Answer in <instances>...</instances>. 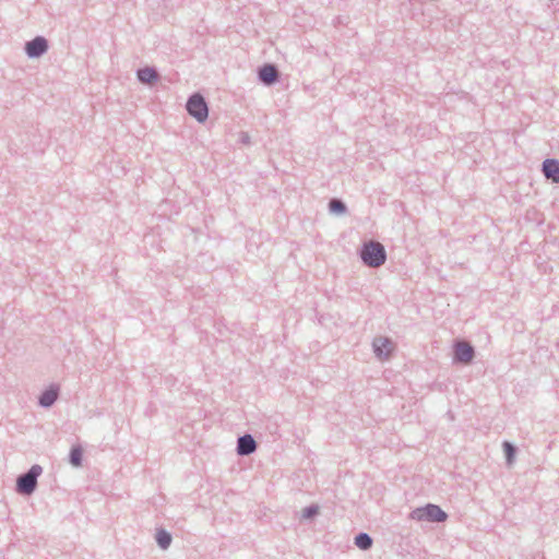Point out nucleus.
Masks as SVG:
<instances>
[{
  "label": "nucleus",
  "mask_w": 559,
  "mask_h": 559,
  "mask_svg": "<svg viewBox=\"0 0 559 559\" xmlns=\"http://www.w3.org/2000/svg\"><path fill=\"white\" fill-rule=\"evenodd\" d=\"M138 80L143 84L152 85L159 80L157 70L153 67L139 69L136 72Z\"/></svg>",
  "instance_id": "obj_12"
},
{
  "label": "nucleus",
  "mask_w": 559,
  "mask_h": 559,
  "mask_svg": "<svg viewBox=\"0 0 559 559\" xmlns=\"http://www.w3.org/2000/svg\"><path fill=\"white\" fill-rule=\"evenodd\" d=\"M409 519L418 522L442 523L447 521L448 514L439 506L427 503L424 507L414 509L409 513Z\"/></svg>",
  "instance_id": "obj_3"
},
{
  "label": "nucleus",
  "mask_w": 559,
  "mask_h": 559,
  "mask_svg": "<svg viewBox=\"0 0 559 559\" xmlns=\"http://www.w3.org/2000/svg\"><path fill=\"white\" fill-rule=\"evenodd\" d=\"M240 140H242V141L249 140V136L247 134L242 133Z\"/></svg>",
  "instance_id": "obj_19"
},
{
  "label": "nucleus",
  "mask_w": 559,
  "mask_h": 559,
  "mask_svg": "<svg viewBox=\"0 0 559 559\" xmlns=\"http://www.w3.org/2000/svg\"><path fill=\"white\" fill-rule=\"evenodd\" d=\"M83 449L81 445H73L69 453V463L74 467L82 466Z\"/></svg>",
  "instance_id": "obj_15"
},
{
  "label": "nucleus",
  "mask_w": 559,
  "mask_h": 559,
  "mask_svg": "<svg viewBox=\"0 0 559 559\" xmlns=\"http://www.w3.org/2000/svg\"><path fill=\"white\" fill-rule=\"evenodd\" d=\"M354 544L361 550H369L372 547V537L365 532L358 533L354 538Z\"/></svg>",
  "instance_id": "obj_14"
},
{
  "label": "nucleus",
  "mask_w": 559,
  "mask_h": 559,
  "mask_svg": "<svg viewBox=\"0 0 559 559\" xmlns=\"http://www.w3.org/2000/svg\"><path fill=\"white\" fill-rule=\"evenodd\" d=\"M542 173L547 179H551L552 182L559 183V159H545L542 164Z\"/></svg>",
  "instance_id": "obj_11"
},
{
  "label": "nucleus",
  "mask_w": 559,
  "mask_h": 559,
  "mask_svg": "<svg viewBox=\"0 0 559 559\" xmlns=\"http://www.w3.org/2000/svg\"><path fill=\"white\" fill-rule=\"evenodd\" d=\"M258 448V443L254 438L245 433L243 436L238 437L236 452L240 456H248L255 452Z\"/></svg>",
  "instance_id": "obj_10"
},
{
  "label": "nucleus",
  "mask_w": 559,
  "mask_h": 559,
  "mask_svg": "<svg viewBox=\"0 0 559 559\" xmlns=\"http://www.w3.org/2000/svg\"><path fill=\"white\" fill-rule=\"evenodd\" d=\"M475 357V348L467 342L456 341L453 346V361L456 364H471Z\"/></svg>",
  "instance_id": "obj_5"
},
{
  "label": "nucleus",
  "mask_w": 559,
  "mask_h": 559,
  "mask_svg": "<svg viewBox=\"0 0 559 559\" xmlns=\"http://www.w3.org/2000/svg\"><path fill=\"white\" fill-rule=\"evenodd\" d=\"M502 449L506 457V463L508 466H511L514 463L518 448L510 441H503Z\"/></svg>",
  "instance_id": "obj_16"
},
{
  "label": "nucleus",
  "mask_w": 559,
  "mask_h": 559,
  "mask_svg": "<svg viewBox=\"0 0 559 559\" xmlns=\"http://www.w3.org/2000/svg\"><path fill=\"white\" fill-rule=\"evenodd\" d=\"M329 211L335 215H343L347 212V206L343 200L333 198L329 201Z\"/></svg>",
  "instance_id": "obj_17"
},
{
  "label": "nucleus",
  "mask_w": 559,
  "mask_h": 559,
  "mask_svg": "<svg viewBox=\"0 0 559 559\" xmlns=\"http://www.w3.org/2000/svg\"><path fill=\"white\" fill-rule=\"evenodd\" d=\"M359 258L368 267H380L386 261V251L384 246L377 240L365 241L359 251Z\"/></svg>",
  "instance_id": "obj_1"
},
{
  "label": "nucleus",
  "mask_w": 559,
  "mask_h": 559,
  "mask_svg": "<svg viewBox=\"0 0 559 559\" xmlns=\"http://www.w3.org/2000/svg\"><path fill=\"white\" fill-rule=\"evenodd\" d=\"M319 514V507L317 504H310L302 509V519L311 520Z\"/></svg>",
  "instance_id": "obj_18"
},
{
  "label": "nucleus",
  "mask_w": 559,
  "mask_h": 559,
  "mask_svg": "<svg viewBox=\"0 0 559 559\" xmlns=\"http://www.w3.org/2000/svg\"><path fill=\"white\" fill-rule=\"evenodd\" d=\"M43 473V467L39 464H34L31 468L19 475L16 478L15 490L23 496H31L37 488V479Z\"/></svg>",
  "instance_id": "obj_2"
},
{
  "label": "nucleus",
  "mask_w": 559,
  "mask_h": 559,
  "mask_svg": "<svg viewBox=\"0 0 559 559\" xmlns=\"http://www.w3.org/2000/svg\"><path fill=\"white\" fill-rule=\"evenodd\" d=\"M187 111L190 116L197 119L199 122H204L209 116V107L204 97L195 93L191 95L186 105Z\"/></svg>",
  "instance_id": "obj_4"
},
{
  "label": "nucleus",
  "mask_w": 559,
  "mask_h": 559,
  "mask_svg": "<svg viewBox=\"0 0 559 559\" xmlns=\"http://www.w3.org/2000/svg\"><path fill=\"white\" fill-rule=\"evenodd\" d=\"M394 348V342L386 336H377L372 341L373 353L380 360L389 359Z\"/></svg>",
  "instance_id": "obj_6"
},
{
  "label": "nucleus",
  "mask_w": 559,
  "mask_h": 559,
  "mask_svg": "<svg viewBox=\"0 0 559 559\" xmlns=\"http://www.w3.org/2000/svg\"><path fill=\"white\" fill-rule=\"evenodd\" d=\"M155 540L160 549L166 550L169 548L173 542V536L165 528H157L155 534Z\"/></svg>",
  "instance_id": "obj_13"
},
{
  "label": "nucleus",
  "mask_w": 559,
  "mask_h": 559,
  "mask_svg": "<svg viewBox=\"0 0 559 559\" xmlns=\"http://www.w3.org/2000/svg\"><path fill=\"white\" fill-rule=\"evenodd\" d=\"M60 394V386L56 383L50 384L38 396V405L43 408H50Z\"/></svg>",
  "instance_id": "obj_9"
},
{
  "label": "nucleus",
  "mask_w": 559,
  "mask_h": 559,
  "mask_svg": "<svg viewBox=\"0 0 559 559\" xmlns=\"http://www.w3.org/2000/svg\"><path fill=\"white\" fill-rule=\"evenodd\" d=\"M49 48L48 40L44 36H36L25 44V53L28 58H39L47 52Z\"/></svg>",
  "instance_id": "obj_7"
},
{
  "label": "nucleus",
  "mask_w": 559,
  "mask_h": 559,
  "mask_svg": "<svg viewBox=\"0 0 559 559\" xmlns=\"http://www.w3.org/2000/svg\"><path fill=\"white\" fill-rule=\"evenodd\" d=\"M258 79L266 86H271L280 79V71L275 64L266 63L259 68Z\"/></svg>",
  "instance_id": "obj_8"
}]
</instances>
